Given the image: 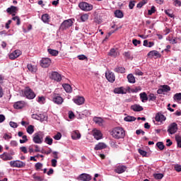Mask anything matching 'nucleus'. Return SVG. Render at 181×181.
<instances>
[{
	"mask_svg": "<svg viewBox=\"0 0 181 181\" xmlns=\"http://www.w3.org/2000/svg\"><path fill=\"white\" fill-rule=\"evenodd\" d=\"M174 169L176 172H181V165L180 164H175L174 165Z\"/></svg>",
	"mask_w": 181,
	"mask_h": 181,
	"instance_id": "6e6d98bb",
	"label": "nucleus"
},
{
	"mask_svg": "<svg viewBox=\"0 0 181 181\" xmlns=\"http://www.w3.org/2000/svg\"><path fill=\"white\" fill-rule=\"evenodd\" d=\"M108 54H109V56H111V57H118L119 52H118L117 49L112 48L110 50Z\"/></svg>",
	"mask_w": 181,
	"mask_h": 181,
	"instance_id": "393cba45",
	"label": "nucleus"
},
{
	"mask_svg": "<svg viewBox=\"0 0 181 181\" xmlns=\"http://www.w3.org/2000/svg\"><path fill=\"white\" fill-rule=\"evenodd\" d=\"M25 105H26V103H25V101L23 100H20V101L16 102L13 105V107L15 110H22V108H23Z\"/></svg>",
	"mask_w": 181,
	"mask_h": 181,
	"instance_id": "f3484780",
	"label": "nucleus"
},
{
	"mask_svg": "<svg viewBox=\"0 0 181 181\" xmlns=\"http://www.w3.org/2000/svg\"><path fill=\"white\" fill-rule=\"evenodd\" d=\"M47 118L46 116L43 114H39L38 115V121H41V122H43V121H46Z\"/></svg>",
	"mask_w": 181,
	"mask_h": 181,
	"instance_id": "de8ad7c7",
	"label": "nucleus"
},
{
	"mask_svg": "<svg viewBox=\"0 0 181 181\" xmlns=\"http://www.w3.org/2000/svg\"><path fill=\"white\" fill-rule=\"evenodd\" d=\"M105 77L110 83H114L115 81V74L111 71L106 72Z\"/></svg>",
	"mask_w": 181,
	"mask_h": 181,
	"instance_id": "4468645a",
	"label": "nucleus"
},
{
	"mask_svg": "<svg viewBox=\"0 0 181 181\" xmlns=\"http://www.w3.org/2000/svg\"><path fill=\"white\" fill-rule=\"evenodd\" d=\"M21 54H22V52L19 49H16L9 54V59H11V60H15V59H18Z\"/></svg>",
	"mask_w": 181,
	"mask_h": 181,
	"instance_id": "ddd939ff",
	"label": "nucleus"
},
{
	"mask_svg": "<svg viewBox=\"0 0 181 181\" xmlns=\"http://www.w3.org/2000/svg\"><path fill=\"white\" fill-rule=\"evenodd\" d=\"M138 152H139V153H140V155H141V156H144L146 158H148V152L145 151L144 150L139 148Z\"/></svg>",
	"mask_w": 181,
	"mask_h": 181,
	"instance_id": "a18cd8bd",
	"label": "nucleus"
},
{
	"mask_svg": "<svg viewBox=\"0 0 181 181\" xmlns=\"http://www.w3.org/2000/svg\"><path fill=\"white\" fill-rule=\"evenodd\" d=\"M114 71L115 73H121V74H124L125 73V68L122 67V66H117L115 69Z\"/></svg>",
	"mask_w": 181,
	"mask_h": 181,
	"instance_id": "c9c22d12",
	"label": "nucleus"
},
{
	"mask_svg": "<svg viewBox=\"0 0 181 181\" xmlns=\"http://www.w3.org/2000/svg\"><path fill=\"white\" fill-rule=\"evenodd\" d=\"M1 159L3 160H12L13 159V157L8 153H4L3 154L0 155Z\"/></svg>",
	"mask_w": 181,
	"mask_h": 181,
	"instance_id": "5701e85b",
	"label": "nucleus"
},
{
	"mask_svg": "<svg viewBox=\"0 0 181 181\" xmlns=\"http://www.w3.org/2000/svg\"><path fill=\"white\" fill-rule=\"evenodd\" d=\"M52 78L55 81H62V75L58 72L54 71L52 73Z\"/></svg>",
	"mask_w": 181,
	"mask_h": 181,
	"instance_id": "4be33fe9",
	"label": "nucleus"
},
{
	"mask_svg": "<svg viewBox=\"0 0 181 181\" xmlns=\"http://www.w3.org/2000/svg\"><path fill=\"white\" fill-rule=\"evenodd\" d=\"M45 144L47 145H53V139L50 136H47L44 140Z\"/></svg>",
	"mask_w": 181,
	"mask_h": 181,
	"instance_id": "c85d7f7f",
	"label": "nucleus"
},
{
	"mask_svg": "<svg viewBox=\"0 0 181 181\" xmlns=\"http://www.w3.org/2000/svg\"><path fill=\"white\" fill-rule=\"evenodd\" d=\"M170 91V86L168 85L161 86L160 88L157 90V93L163 94V93H168Z\"/></svg>",
	"mask_w": 181,
	"mask_h": 181,
	"instance_id": "f8f14e48",
	"label": "nucleus"
},
{
	"mask_svg": "<svg viewBox=\"0 0 181 181\" xmlns=\"http://www.w3.org/2000/svg\"><path fill=\"white\" fill-rule=\"evenodd\" d=\"M128 90L124 87L115 88L114 90L115 94H127Z\"/></svg>",
	"mask_w": 181,
	"mask_h": 181,
	"instance_id": "6ab92c4d",
	"label": "nucleus"
},
{
	"mask_svg": "<svg viewBox=\"0 0 181 181\" xmlns=\"http://www.w3.org/2000/svg\"><path fill=\"white\" fill-rule=\"evenodd\" d=\"M156 95L153 93H150L148 95V101H156Z\"/></svg>",
	"mask_w": 181,
	"mask_h": 181,
	"instance_id": "09e8293b",
	"label": "nucleus"
},
{
	"mask_svg": "<svg viewBox=\"0 0 181 181\" xmlns=\"http://www.w3.org/2000/svg\"><path fill=\"white\" fill-rule=\"evenodd\" d=\"M124 56L127 59H131V54L129 53V52H124Z\"/></svg>",
	"mask_w": 181,
	"mask_h": 181,
	"instance_id": "774afa93",
	"label": "nucleus"
},
{
	"mask_svg": "<svg viewBox=\"0 0 181 181\" xmlns=\"http://www.w3.org/2000/svg\"><path fill=\"white\" fill-rule=\"evenodd\" d=\"M26 131H27L28 134H29V135H32V134H33L35 132V126L29 125L27 127Z\"/></svg>",
	"mask_w": 181,
	"mask_h": 181,
	"instance_id": "f704fd0d",
	"label": "nucleus"
},
{
	"mask_svg": "<svg viewBox=\"0 0 181 181\" xmlns=\"http://www.w3.org/2000/svg\"><path fill=\"white\" fill-rule=\"evenodd\" d=\"M52 101L57 105H62L63 104V98L58 94L54 93L52 96Z\"/></svg>",
	"mask_w": 181,
	"mask_h": 181,
	"instance_id": "9d476101",
	"label": "nucleus"
},
{
	"mask_svg": "<svg viewBox=\"0 0 181 181\" xmlns=\"http://www.w3.org/2000/svg\"><path fill=\"white\" fill-rule=\"evenodd\" d=\"M71 138L72 139L77 140L81 138V134L78 130H74L71 132Z\"/></svg>",
	"mask_w": 181,
	"mask_h": 181,
	"instance_id": "b1692460",
	"label": "nucleus"
},
{
	"mask_svg": "<svg viewBox=\"0 0 181 181\" xmlns=\"http://www.w3.org/2000/svg\"><path fill=\"white\" fill-rule=\"evenodd\" d=\"M107 148V145L104 143H99L95 145L94 150L95 151H101L102 149H105Z\"/></svg>",
	"mask_w": 181,
	"mask_h": 181,
	"instance_id": "a878e982",
	"label": "nucleus"
},
{
	"mask_svg": "<svg viewBox=\"0 0 181 181\" xmlns=\"http://www.w3.org/2000/svg\"><path fill=\"white\" fill-rule=\"evenodd\" d=\"M174 101H177V103H179V101H181V93H175L173 96Z\"/></svg>",
	"mask_w": 181,
	"mask_h": 181,
	"instance_id": "79ce46f5",
	"label": "nucleus"
},
{
	"mask_svg": "<svg viewBox=\"0 0 181 181\" xmlns=\"http://www.w3.org/2000/svg\"><path fill=\"white\" fill-rule=\"evenodd\" d=\"M52 166L53 168H56L57 166V160L56 158H53L51 160Z\"/></svg>",
	"mask_w": 181,
	"mask_h": 181,
	"instance_id": "13d9d810",
	"label": "nucleus"
},
{
	"mask_svg": "<svg viewBox=\"0 0 181 181\" xmlns=\"http://www.w3.org/2000/svg\"><path fill=\"white\" fill-rule=\"evenodd\" d=\"M93 121L95 123L98 124L100 127L103 126V122H104V120L101 117H93Z\"/></svg>",
	"mask_w": 181,
	"mask_h": 181,
	"instance_id": "cd10ccee",
	"label": "nucleus"
},
{
	"mask_svg": "<svg viewBox=\"0 0 181 181\" xmlns=\"http://www.w3.org/2000/svg\"><path fill=\"white\" fill-rule=\"evenodd\" d=\"M45 138V133L43 132H38L33 134V142L34 144H43V139Z\"/></svg>",
	"mask_w": 181,
	"mask_h": 181,
	"instance_id": "7ed1b4c3",
	"label": "nucleus"
},
{
	"mask_svg": "<svg viewBox=\"0 0 181 181\" xmlns=\"http://www.w3.org/2000/svg\"><path fill=\"white\" fill-rule=\"evenodd\" d=\"M136 120V117H134V116H127L124 117V121H126V122H134V121Z\"/></svg>",
	"mask_w": 181,
	"mask_h": 181,
	"instance_id": "4c0bfd02",
	"label": "nucleus"
},
{
	"mask_svg": "<svg viewBox=\"0 0 181 181\" xmlns=\"http://www.w3.org/2000/svg\"><path fill=\"white\" fill-rule=\"evenodd\" d=\"M37 101L39 104H45L46 103V98L45 96H38Z\"/></svg>",
	"mask_w": 181,
	"mask_h": 181,
	"instance_id": "a19ab883",
	"label": "nucleus"
},
{
	"mask_svg": "<svg viewBox=\"0 0 181 181\" xmlns=\"http://www.w3.org/2000/svg\"><path fill=\"white\" fill-rule=\"evenodd\" d=\"M78 60H87V57L84 54L77 56Z\"/></svg>",
	"mask_w": 181,
	"mask_h": 181,
	"instance_id": "69168bd1",
	"label": "nucleus"
},
{
	"mask_svg": "<svg viewBox=\"0 0 181 181\" xmlns=\"http://www.w3.org/2000/svg\"><path fill=\"white\" fill-rule=\"evenodd\" d=\"M155 119L157 122H165L166 121V117L160 112H158L156 115Z\"/></svg>",
	"mask_w": 181,
	"mask_h": 181,
	"instance_id": "2eb2a0df",
	"label": "nucleus"
},
{
	"mask_svg": "<svg viewBox=\"0 0 181 181\" xmlns=\"http://www.w3.org/2000/svg\"><path fill=\"white\" fill-rule=\"evenodd\" d=\"M71 26H73V21L71 19H68L62 23L59 29L61 30H66V29H69Z\"/></svg>",
	"mask_w": 181,
	"mask_h": 181,
	"instance_id": "39448f33",
	"label": "nucleus"
},
{
	"mask_svg": "<svg viewBox=\"0 0 181 181\" xmlns=\"http://www.w3.org/2000/svg\"><path fill=\"white\" fill-rule=\"evenodd\" d=\"M175 141L177 142V145L178 148H181V136L180 135L175 136Z\"/></svg>",
	"mask_w": 181,
	"mask_h": 181,
	"instance_id": "37998d69",
	"label": "nucleus"
},
{
	"mask_svg": "<svg viewBox=\"0 0 181 181\" xmlns=\"http://www.w3.org/2000/svg\"><path fill=\"white\" fill-rule=\"evenodd\" d=\"M78 7L81 11H84L85 12H90V11H93V5L86 1L79 3Z\"/></svg>",
	"mask_w": 181,
	"mask_h": 181,
	"instance_id": "20e7f679",
	"label": "nucleus"
},
{
	"mask_svg": "<svg viewBox=\"0 0 181 181\" xmlns=\"http://www.w3.org/2000/svg\"><path fill=\"white\" fill-rule=\"evenodd\" d=\"M111 135L115 139H123L125 138V130L122 127H115L111 132Z\"/></svg>",
	"mask_w": 181,
	"mask_h": 181,
	"instance_id": "f257e3e1",
	"label": "nucleus"
},
{
	"mask_svg": "<svg viewBox=\"0 0 181 181\" xmlns=\"http://www.w3.org/2000/svg\"><path fill=\"white\" fill-rule=\"evenodd\" d=\"M127 80L129 83L132 84H135V76H134L132 74H129V75H127Z\"/></svg>",
	"mask_w": 181,
	"mask_h": 181,
	"instance_id": "c756f323",
	"label": "nucleus"
},
{
	"mask_svg": "<svg viewBox=\"0 0 181 181\" xmlns=\"http://www.w3.org/2000/svg\"><path fill=\"white\" fill-rule=\"evenodd\" d=\"M88 20V14H83L81 16V22H86V21Z\"/></svg>",
	"mask_w": 181,
	"mask_h": 181,
	"instance_id": "603ef678",
	"label": "nucleus"
},
{
	"mask_svg": "<svg viewBox=\"0 0 181 181\" xmlns=\"http://www.w3.org/2000/svg\"><path fill=\"white\" fill-rule=\"evenodd\" d=\"M168 132L170 133V135L176 134V132H177V124H176V122L170 124L168 126Z\"/></svg>",
	"mask_w": 181,
	"mask_h": 181,
	"instance_id": "1a4fd4ad",
	"label": "nucleus"
},
{
	"mask_svg": "<svg viewBox=\"0 0 181 181\" xmlns=\"http://www.w3.org/2000/svg\"><path fill=\"white\" fill-rule=\"evenodd\" d=\"M23 97H25L28 100H33L36 97V93L32 90L29 86L25 88L23 90H22Z\"/></svg>",
	"mask_w": 181,
	"mask_h": 181,
	"instance_id": "f03ea898",
	"label": "nucleus"
},
{
	"mask_svg": "<svg viewBox=\"0 0 181 181\" xmlns=\"http://www.w3.org/2000/svg\"><path fill=\"white\" fill-rule=\"evenodd\" d=\"M54 139H55V141H60V139H62V133L58 132L56 135H54Z\"/></svg>",
	"mask_w": 181,
	"mask_h": 181,
	"instance_id": "864d4df0",
	"label": "nucleus"
},
{
	"mask_svg": "<svg viewBox=\"0 0 181 181\" xmlns=\"http://www.w3.org/2000/svg\"><path fill=\"white\" fill-rule=\"evenodd\" d=\"M12 20L15 21V22H16V25H21V18H19L18 16L13 17Z\"/></svg>",
	"mask_w": 181,
	"mask_h": 181,
	"instance_id": "5fc2aeb1",
	"label": "nucleus"
},
{
	"mask_svg": "<svg viewBox=\"0 0 181 181\" xmlns=\"http://www.w3.org/2000/svg\"><path fill=\"white\" fill-rule=\"evenodd\" d=\"M41 67L43 69H47L52 64V59L47 57L42 58L40 62Z\"/></svg>",
	"mask_w": 181,
	"mask_h": 181,
	"instance_id": "0eeeda50",
	"label": "nucleus"
},
{
	"mask_svg": "<svg viewBox=\"0 0 181 181\" xmlns=\"http://www.w3.org/2000/svg\"><path fill=\"white\" fill-rule=\"evenodd\" d=\"M131 110L135 112H139L140 111H144V107L141 105L134 104L131 106Z\"/></svg>",
	"mask_w": 181,
	"mask_h": 181,
	"instance_id": "412c9836",
	"label": "nucleus"
},
{
	"mask_svg": "<svg viewBox=\"0 0 181 181\" xmlns=\"http://www.w3.org/2000/svg\"><path fill=\"white\" fill-rule=\"evenodd\" d=\"M78 180L81 181H90L91 180V175L83 173L79 175Z\"/></svg>",
	"mask_w": 181,
	"mask_h": 181,
	"instance_id": "aec40b11",
	"label": "nucleus"
},
{
	"mask_svg": "<svg viewBox=\"0 0 181 181\" xmlns=\"http://www.w3.org/2000/svg\"><path fill=\"white\" fill-rule=\"evenodd\" d=\"M47 52L49 54L52 55V56H57L59 54V51L56 50V49H48Z\"/></svg>",
	"mask_w": 181,
	"mask_h": 181,
	"instance_id": "ea45409f",
	"label": "nucleus"
},
{
	"mask_svg": "<svg viewBox=\"0 0 181 181\" xmlns=\"http://www.w3.org/2000/svg\"><path fill=\"white\" fill-rule=\"evenodd\" d=\"M2 83H4V77L0 75V98L4 97V88H2V86H1Z\"/></svg>",
	"mask_w": 181,
	"mask_h": 181,
	"instance_id": "7c9ffc66",
	"label": "nucleus"
},
{
	"mask_svg": "<svg viewBox=\"0 0 181 181\" xmlns=\"http://www.w3.org/2000/svg\"><path fill=\"white\" fill-rule=\"evenodd\" d=\"M140 99L142 103L148 101V95H146V93L144 92L140 93Z\"/></svg>",
	"mask_w": 181,
	"mask_h": 181,
	"instance_id": "2f4dec72",
	"label": "nucleus"
},
{
	"mask_svg": "<svg viewBox=\"0 0 181 181\" xmlns=\"http://www.w3.org/2000/svg\"><path fill=\"white\" fill-rule=\"evenodd\" d=\"M22 139H20V144H26L28 141L27 135H23Z\"/></svg>",
	"mask_w": 181,
	"mask_h": 181,
	"instance_id": "8fccbe9b",
	"label": "nucleus"
},
{
	"mask_svg": "<svg viewBox=\"0 0 181 181\" xmlns=\"http://www.w3.org/2000/svg\"><path fill=\"white\" fill-rule=\"evenodd\" d=\"M153 176H154V178L156 179L157 180H160L163 179V174L162 173L154 174Z\"/></svg>",
	"mask_w": 181,
	"mask_h": 181,
	"instance_id": "49530a36",
	"label": "nucleus"
},
{
	"mask_svg": "<svg viewBox=\"0 0 181 181\" xmlns=\"http://www.w3.org/2000/svg\"><path fill=\"white\" fill-rule=\"evenodd\" d=\"M127 168L126 165H123L121 164H119L116 165L115 168V173H118L119 175H121V173H124L127 170Z\"/></svg>",
	"mask_w": 181,
	"mask_h": 181,
	"instance_id": "9b49d317",
	"label": "nucleus"
},
{
	"mask_svg": "<svg viewBox=\"0 0 181 181\" xmlns=\"http://www.w3.org/2000/svg\"><path fill=\"white\" fill-rule=\"evenodd\" d=\"M92 134H93L94 138H95L97 139V141H98L103 138V133H101V131H100L97 129H94L92 131Z\"/></svg>",
	"mask_w": 181,
	"mask_h": 181,
	"instance_id": "dca6fc26",
	"label": "nucleus"
},
{
	"mask_svg": "<svg viewBox=\"0 0 181 181\" xmlns=\"http://www.w3.org/2000/svg\"><path fill=\"white\" fill-rule=\"evenodd\" d=\"M9 125L11 127V128H16L18 127V123L15 122H10Z\"/></svg>",
	"mask_w": 181,
	"mask_h": 181,
	"instance_id": "0e129e2a",
	"label": "nucleus"
},
{
	"mask_svg": "<svg viewBox=\"0 0 181 181\" xmlns=\"http://www.w3.org/2000/svg\"><path fill=\"white\" fill-rule=\"evenodd\" d=\"M41 19L44 23H49V20L50 19L49 17V14L45 13L42 16Z\"/></svg>",
	"mask_w": 181,
	"mask_h": 181,
	"instance_id": "72a5a7b5",
	"label": "nucleus"
},
{
	"mask_svg": "<svg viewBox=\"0 0 181 181\" xmlns=\"http://www.w3.org/2000/svg\"><path fill=\"white\" fill-rule=\"evenodd\" d=\"M35 169L36 170H39V169H42L43 168V164L41 163H35Z\"/></svg>",
	"mask_w": 181,
	"mask_h": 181,
	"instance_id": "4d7b16f0",
	"label": "nucleus"
},
{
	"mask_svg": "<svg viewBox=\"0 0 181 181\" xmlns=\"http://www.w3.org/2000/svg\"><path fill=\"white\" fill-rule=\"evenodd\" d=\"M115 16L116 18L121 19L122 18H124V13H122L121 10H116L115 11Z\"/></svg>",
	"mask_w": 181,
	"mask_h": 181,
	"instance_id": "e433bc0d",
	"label": "nucleus"
},
{
	"mask_svg": "<svg viewBox=\"0 0 181 181\" xmlns=\"http://www.w3.org/2000/svg\"><path fill=\"white\" fill-rule=\"evenodd\" d=\"M10 166L11 168H25V166H26V163L19 160H12L10 161Z\"/></svg>",
	"mask_w": 181,
	"mask_h": 181,
	"instance_id": "423d86ee",
	"label": "nucleus"
},
{
	"mask_svg": "<svg viewBox=\"0 0 181 181\" xmlns=\"http://www.w3.org/2000/svg\"><path fill=\"white\" fill-rule=\"evenodd\" d=\"M156 12V9L155 6H152L151 8L148 11V15H152L153 13H155Z\"/></svg>",
	"mask_w": 181,
	"mask_h": 181,
	"instance_id": "3c124183",
	"label": "nucleus"
},
{
	"mask_svg": "<svg viewBox=\"0 0 181 181\" xmlns=\"http://www.w3.org/2000/svg\"><path fill=\"white\" fill-rule=\"evenodd\" d=\"M134 6H135V1H130L129 3V9H134Z\"/></svg>",
	"mask_w": 181,
	"mask_h": 181,
	"instance_id": "052dcab7",
	"label": "nucleus"
},
{
	"mask_svg": "<svg viewBox=\"0 0 181 181\" xmlns=\"http://www.w3.org/2000/svg\"><path fill=\"white\" fill-rule=\"evenodd\" d=\"M10 145L11 146H13V148H15L16 146H18V141L13 140L11 141Z\"/></svg>",
	"mask_w": 181,
	"mask_h": 181,
	"instance_id": "338daca9",
	"label": "nucleus"
},
{
	"mask_svg": "<svg viewBox=\"0 0 181 181\" xmlns=\"http://www.w3.org/2000/svg\"><path fill=\"white\" fill-rule=\"evenodd\" d=\"M20 151L23 152V153H28V148H26V146L20 147Z\"/></svg>",
	"mask_w": 181,
	"mask_h": 181,
	"instance_id": "680f3d73",
	"label": "nucleus"
},
{
	"mask_svg": "<svg viewBox=\"0 0 181 181\" xmlns=\"http://www.w3.org/2000/svg\"><path fill=\"white\" fill-rule=\"evenodd\" d=\"M18 8H16V6H11L10 8H8L6 9V12H8V13H16V11H17Z\"/></svg>",
	"mask_w": 181,
	"mask_h": 181,
	"instance_id": "473e14b6",
	"label": "nucleus"
},
{
	"mask_svg": "<svg viewBox=\"0 0 181 181\" xmlns=\"http://www.w3.org/2000/svg\"><path fill=\"white\" fill-rule=\"evenodd\" d=\"M74 103L76 104V105H83L86 102V98L83 96L76 95L75 98L72 99Z\"/></svg>",
	"mask_w": 181,
	"mask_h": 181,
	"instance_id": "6e6552de",
	"label": "nucleus"
},
{
	"mask_svg": "<svg viewBox=\"0 0 181 181\" xmlns=\"http://www.w3.org/2000/svg\"><path fill=\"white\" fill-rule=\"evenodd\" d=\"M27 69L30 73H32V74H35V73L37 71V66L33 65L32 64H28L27 65Z\"/></svg>",
	"mask_w": 181,
	"mask_h": 181,
	"instance_id": "a211bd4d",
	"label": "nucleus"
},
{
	"mask_svg": "<svg viewBox=\"0 0 181 181\" xmlns=\"http://www.w3.org/2000/svg\"><path fill=\"white\" fill-rule=\"evenodd\" d=\"M132 43L134 46H138V45H141V40H138L136 39H134L132 40Z\"/></svg>",
	"mask_w": 181,
	"mask_h": 181,
	"instance_id": "e2e57ef3",
	"label": "nucleus"
},
{
	"mask_svg": "<svg viewBox=\"0 0 181 181\" xmlns=\"http://www.w3.org/2000/svg\"><path fill=\"white\" fill-rule=\"evenodd\" d=\"M156 146L160 149V151H163V149H165V145H163V142L162 141L157 142Z\"/></svg>",
	"mask_w": 181,
	"mask_h": 181,
	"instance_id": "c03bdc74",
	"label": "nucleus"
},
{
	"mask_svg": "<svg viewBox=\"0 0 181 181\" xmlns=\"http://www.w3.org/2000/svg\"><path fill=\"white\" fill-rule=\"evenodd\" d=\"M165 15H168L170 18H173L174 15L171 13L170 10H165Z\"/></svg>",
	"mask_w": 181,
	"mask_h": 181,
	"instance_id": "bf43d9fd",
	"label": "nucleus"
},
{
	"mask_svg": "<svg viewBox=\"0 0 181 181\" xmlns=\"http://www.w3.org/2000/svg\"><path fill=\"white\" fill-rule=\"evenodd\" d=\"M148 56H151V57H160V54L156 50H153L148 52Z\"/></svg>",
	"mask_w": 181,
	"mask_h": 181,
	"instance_id": "bb28decb",
	"label": "nucleus"
},
{
	"mask_svg": "<svg viewBox=\"0 0 181 181\" xmlns=\"http://www.w3.org/2000/svg\"><path fill=\"white\" fill-rule=\"evenodd\" d=\"M63 88L66 93H71L72 91L71 86L68 83H64Z\"/></svg>",
	"mask_w": 181,
	"mask_h": 181,
	"instance_id": "58836bf2",
	"label": "nucleus"
}]
</instances>
